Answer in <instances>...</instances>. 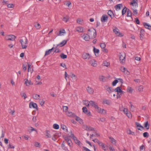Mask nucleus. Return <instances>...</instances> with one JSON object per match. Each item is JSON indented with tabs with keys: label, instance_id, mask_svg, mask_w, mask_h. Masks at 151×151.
Returning a JSON list of instances; mask_svg holds the SVG:
<instances>
[{
	"label": "nucleus",
	"instance_id": "nucleus-31",
	"mask_svg": "<svg viewBox=\"0 0 151 151\" xmlns=\"http://www.w3.org/2000/svg\"><path fill=\"white\" fill-rule=\"evenodd\" d=\"M28 72H30L31 73H32L33 71V69H32L31 68V65L29 63H28Z\"/></svg>",
	"mask_w": 151,
	"mask_h": 151
},
{
	"label": "nucleus",
	"instance_id": "nucleus-13",
	"mask_svg": "<svg viewBox=\"0 0 151 151\" xmlns=\"http://www.w3.org/2000/svg\"><path fill=\"white\" fill-rule=\"evenodd\" d=\"M108 17L106 14L103 15L101 18V21L102 22H104L107 21Z\"/></svg>",
	"mask_w": 151,
	"mask_h": 151
},
{
	"label": "nucleus",
	"instance_id": "nucleus-57",
	"mask_svg": "<svg viewBox=\"0 0 151 151\" xmlns=\"http://www.w3.org/2000/svg\"><path fill=\"white\" fill-rule=\"evenodd\" d=\"M69 18L68 16H66V17H65L63 18V21L65 22H67Z\"/></svg>",
	"mask_w": 151,
	"mask_h": 151
},
{
	"label": "nucleus",
	"instance_id": "nucleus-15",
	"mask_svg": "<svg viewBox=\"0 0 151 151\" xmlns=\"http://www.w3.org/2000/svg\"><path fill=\"white\" fill-rule=\"evenodd\" d=\"M90 35L87 34H84L82 36V37L86 41H88L90 39Z\"/></svg>",
	"mask_w": 151,
	"mask_h": 151
},
{
	"label": "nucleus",
	"instance_id": "nucleus-63",
	"mask_svg": "<svg viewBox=\"0 0 151 151\" xmlns=\"http://www.w3.org/2000/svg\"><path fill=\"white\" fill-rule=\"evenodd\" d=\"M101 114H105L106 113V110L104 109H102L100 113Z\"/></svg>",
	"mask_w": 151,
	"mask_h": 151
},
{
	"label": "nucleus",
	"instance_id": "nucleus-49",
	"mask_svg": "<svg viewBox=\"0 0 151 151\" xmlns=\"http://www.w3.org/2000/svg\"><path fill=\"white\" fill-rule=\"evenodd\" d=\"M127 11V8L125 7L123 8L122 11V15H124L126 13Z\"/></svg>",
	"mask_w": 151,
	"mask_h": 151
},
{
	"label": "nucleus",
	"instance_id": "nucleus-53",
	"mask_svg": "<svg viewBox=\"0 0 151 151\" xmlns=\"http://www.w3.org/2000/svg\"><path fill=\"white\" fill-rule=\"evenodd\" d=\"M61 128L64 130L67 131L68 129L67 127L64 125H62L61 126Z\"/></svg>",
	"mask_w": 151,
	"mask_h": 151
},
{
	"label": "nucleus",
	"instance_id": "nucleus-39",
	"mask_svg": "<svg viewBox=\"0 0 151 151\" xmlns=\"http://www.w3.org/2000/svg\"><path fill=\"white\" fill-rule=\"evenodd\" d=\"M76 119L77 121L78 122L80 123H83V120L80 117H78L76 115Z\"/></svg>",
	"mask_w": 151,
	"mask_h": 151
},
{
	"label": "nucleus",
	"instance_id": "nucleus-16",
	"mask_svg": "<svg viewBox=\"0 0 151 151\" xmlns=\"http://www.w3.org/2000/svg\"><path fill=\"white\" fill-rule=\"evenodd\" d=\"M29 108L36 109L37 110V104L33 102H31L29 103Z\"/></svg>",
	"mask_w": 151,
	"mask_h": 151
},
{
	"label": "nucleus",
	"instance_id": "nucleus-62",
	"mask_svg": "<svg viewBox=\"0 0 151 151\" xmlns=\"http://www.w3.org/2000/svg\"><path fill=\"white\" fill-rule=\"evenodd\" d=\"M83 151H91L90 150L85 147H83Z\"/></svg>",
	"mask_w": 151,
	"mask_h": 151
},
{
	"label": "nucleus",
	"instance_id": "nucleus-5",
	"mask_svg": "<svg viewBox=\"0 0 151 151\" xmlns=\"http://www.w3.org/2000/svg\"><path fill=\"white\" fill-rule=\"evenodd\" d=\"M70 137L72 138L75 141V143L78 145H80V141L78 139L77 137H76L72 133V132H70Z\"/></svg>",
	"mask_w": 151,
	"mask_h": 151
},
{
	"label": "nucleus",
	"instance_id": "nucleus-48",
	"mask_svg": "<svg viewBox=\"0 0 151 151\" xmlns=\"http://www.w3.org/2000/svg\"><path fill=\"white\" fill-rule=\"evenodd\" d=\"M53 127L55 129H59V126L58 124H55L53 125Z\"/></svg>",
	"mask_w": 151,
	"mask_h": 151
},
{
	"label": "nucleus",
	"instance_id": "nucleus-6",
	"mask_svg": "<svg viewBox=\"0 0 151 151\" xmlns=\"http://www.w3.org/2000/svg\"><path fill=\"white\" fill-rule=\"evenodd\" d=\"M105 90L108 92L107 94H109L114 91V89L112 87H110L108 85H105L104 87Z\"/></svg>",
	"mask_w": 151,
	"mask_h": 151
},
{
	"label": "nucleus",
	"instance_id": "nucleus-25",
	"mask_svg": "<svg viewBox=\"0 0 151 151\" xmlns=\"http://www.w3.org/2000/svg\"><path fill=\"white\" fill-rule=\"evenodd\" d=\"M99 145L100 146H101L102 147V149L104 150V151H106V146L105 145V144L103 143L102 142H100L99 143Z\"/></svg>",
	"mask_w": 151,
	"mask_h": 151
},
{
	"label": "nucleus",
	"instance_id": "nucleus-32",
	"mask_svg": "<svg viewBox=\"0 0 151 151\" xmlns=\"http://www.w3.org/2000/svg\"><path fill=\"white\" fill-rule=\"evenodd\" d=\"M109 139H110L111 142L114 145L116 144V141L114 138L111 137H109Z\"/></svg>",
	"mask_w": 151,
	"mask_h": 151
},
{
	"label": "nucleus",
	"instance_id": "nucleus-9",
	"mask_svg": "<svg viewBox=\"0 0 151 151\" xmlns=\"http://www.w3.org/2000/svg\"><path fill=\"white\" fill-rule=\"evenodd\" d=\"M83 128L87 131H93L94 130V128L89 126L87 125H84L83 127Z\"/></svg>",
	"mask_w": 151,
	"mask_h": 151
},
{
	"label": "nucleus",
	"instance_id": "nucleus-33",
	"mask_svg": "<svg viewBox=\"0 0 151 151\" xmlns=\"http://www.w3.org/2000/svg\"><path fill=\"white\" fill-rule=\"evenodd\" d=\"M61 147L62 148L63 150H65V151H66V150H68L67 148L65 146V143H64V141H63V142L62 144H61Z\"/></svg>",
	"mask_w": 151,
	"mask_h": 151
},
{
	"label": "nucleus",
	"instance_id": "nucleus-55",
	"mask_svg": "<svg viewBox=\"0 0 151 151\" xmlns=\"http://www.w3.org/2000/svg\"><path fill=\"white\" fill-rule=\"evenodd\" d=\"M50 132L49 131H48V130L46 131V135L47 137L50 138L51 137V136L50 134Z\"/></svg>",
	"mask_w": 151,
	"mask_h": 151
},
{
	"label": "nucleus",
	"instance_id": "nucleus-12",
	"mask_svg": "<svg viewBox=\"0 0 151 151\" xmlns=\"http://www.w3.org/2000/svg\"><path fill=\"white\" fill-rule=\"evenodd\" d=\"M82 110L83 112L85 114H86L88 116L91 115V114L90 111H89L87 110V109L86 107H83L82 108Z\"/></svg>",
	"mask_w": 151,
	"mask_h": 151
},
{
	"label": "nucleus",
	"instance_id": "nucleus-36",
	"mask_svg": "<svg viewBox=\"0 0 151 151\" xmlns=\"http://www.w3.org/2000/svg\"><path fill=\"white\" fill-rule=\"evenodd\" d=\"M40 96L39 95L34 94L33 95V98L37 100L40 99Z\"/></svg>",
	"mask_w": 151,
	"mask_h": 151
},
{
	"label": "nucleus",
	"instance_id": "nucleus-54",
	"mask_svg": "<svg viewBox=\"0 0 151 151\" xmlns=\"http://www.w3.org/2000/svg\"><path fill=\"white\" fill-rule=\"evenodd\" d=\"M118 82V81L116 79L113 81L112 83V85L113 86H115L117 83Z\"/></svg>",
	"mask_w": 151,
	"mask_h": 151
},
{
	"label": "nucleus",
	"instance_id": "nucleus-30",
	"mask_svg": "<svg viewBox=\"0 0 151 151\" xmlns=\"http://www.w3.org/2000/svg\"><path fill=\"white\" fill-rule=\"evenodd\" d=\"M108 14L111 18H113L114 17V13L111 10H109L108 12Z\"/></svg>",
	"mask_w": 151,
	"mask_h": 151
},
{
	"label": "nucleus",
	"instance_id": "nucleus-34",
	"mask_svg": "<svg viewBox=\"0 0 151 151\" xmlns=\"http://www.w3.org/2000/svg\"><path fill=\"white\" fill-rule=\"evenodd\" d=\"M143 25L146 28L149 29H151V25H149L147 23H144Z\"/></svg>",
	"mask_w": 151,
	"mask_h": 151
},
{
	"label": "nucleus",
	"instance_id": "nucleus-47",
	"mask_svg": "<svg viewBox=\"0 0 151 151\" xmlns=\"http://www.w3.org/2000/svg\"><path fill=\"white\" fill-rule=\"evenodd\" d=\"M71 77L73 79L76 81L77 80V77L74 74L72 73L71 76Z\"/></svg>",
	"mask_w": 151,
	"mask_h": 151
},
{
	"label": "nucleus",
	"instance_id": "nucleus-44",
	"mask_svg": "<svg viewBox=\"0 0 151 151\" xmlns=\"http://www.w3.org/2000/svg\"><path fill=\"white\" fill-rule=\"evenodd\" d=\"M93 51L95 53V55L97 56L96 55V54H98L99 53V50L98 49H96L95 48V47H94V48L93 49Z\"/></svg>",
	"mask_w": 151,
	"mask_h": 151
},
{
	"label": "nucleus",
	"instance_id": "nucleus-46",
	"mask_svg": "<svg viewBox=\"0 0 151 151\" xmlns=\"http://www.w3.org/2000/svg\"><path fill=\"white\" fill-rule=\"evenodd\" d=\"M137 7H134V8H133V7H131L132 9L133 10V14H137V10L136 9V8H137Z\"/></svg>",
	"mask_w": 151,
	"mask_h": 151
},
{
	"label": "nucleus",
	"instance_id": "nucleus-56",
	"mask_svg": "<svg viewBox=\"0 0 151 151\" xmlns=\"http://www.w3.org/2000/svg\"><path fill=\"white\" fill-rule=\"evenodd\" d=\"M96 109H97V111L99 113H101V110L102 109L101 108L99 107L98 106L96 108Z\"/></svg>",
	"mask_w": 151,
	"mask_h": 151
},
{
	"label": "nucleus",
	"instance_id": "nucleus-24",
	"mask_svg": "<svg viewBox=\"0 0 151 151\" xmlns=\"http://www.w3.org/2000/svg\"><path fill=\"white\" fill-rule=\"evenodd\" d=\"M66 114L67 115L73 118L76 117V114L74 113H73L71 112L68 111L67 112Z\"/></svg>",
	"mask_w": 151,
	"mask_h": 151
},
{
	"label": "nucleus",
	"instance_id": "nucleus-18",
	"mask_svg": "<svg viewBox=\"0 0 151 151\" xmlns=\"http://www.w3.org/2000/svg\"><path fill=\"white\" fill-rule=\"evenodd\" d=\"M100 46L101 48L103 49V51L106 52H107L108 50L107 49H105L106 45L104 43H101L100 44Z\"/></svg>",
	"mask_w": 151,
	"mask_h": 151
},
{
	"label": "nucleus",
	"instance_id": "nucleus-45",
	"mask_svg": "<svg viewBox=\"0 0 151 151\" xmlns=\"http://www.w3.org/2000/svg\"><path fill=\"white\" fill-rule=\"evenodd\" d=\"M103 65L104 66L108 67L110 65V63L106 61H104L103 63Z\"/></svg>",
	"mask_w": 151,
	"mask_h": 151
},
{
	"label": "nucleus",
	"instance_id": "nucleus-40",
	"mask_svg": "<svg viewBox=\"0 0 151 151\" xmlns=\"http://www.w3.org/2000/svg\"><path fill=\"white\" fill-rule=\"evenodd\" d=\"M34 26L37 29H39L41 27L40 24L37 22L35 23Z\"/></svg>",
	"mask_w": 151,
	"mask_h": 151
},
{
	"label": "nucleus",
	"instance_id": "nucleus-37",
	"mask_svg": "<svg viewBox=\"0 0 151 151\" xmlns=\"http://www.w3.org/2000/svg\"><path fill=\"white\" fill-rule=\"evenodd\" d=\"M145 34V31L143 29H142L140 30V39L142 40V36H144Z\"/></svg>",
	"mask_w": 151,
	"mask_h": 151
},
{
	"label": "nucleus",
	"instance_id": "nucleus-59",
	"mask_svg": "<svg viewBox=\"0 0 151 151\" xmlns=\"http://www.w3.org/2000/svg\"><path fill=\"white\" fill-rule=\"evenodd\" d=\"M126 115L129 118H131L132 117V115L129 111L126 114Z\"/></svg>",
	"mask_w": 151,
	"mask_h": 151
},
{
	"label": "nucleus",
	"instance_id": "nucleus-50",
	"mask_svg": "<svg viewBox=\"0 0 151 151\" xmlns=\"http://www.w3.org/2000/svg\"><path fill=\"white\" fill-rule=\"evenodd\" d=\"M60 57L62 59H65L67 58L66 55H65L64 53H62L60 55Z\"/></svg>",
	"mask_w": 151,
	"mask_h": 151
},
{
	"label": "nucleus",
	"instance_id": "nucleus-61",
	"mask_svg": "<svg viewBox=\"0 0 151 151\" xmlns=\"http://www.w3.org/2000/svg\"><path fill=\"white\" fill-rule=\"evenodd\" d=\"M51 52L49 50L47 51H46L45 52V56L48 55L50 54Z\"/></svg>",
	"mask_w": 151,
	"mask_h": 151
},
{
	"label": "nucleus",
	"instance_id": "nucleus-28",
	"mask_svg": "<svg viewBox=\"0 0 151 151\" xmlns=\"http://www.w3.org/2000/svg\"><path fill=\"white\" fill-rule=\"evenodd\" d=\"M111 101L108 99H104L103 101L104 104H106L108 105H110L111 103Z\"/></svg>",
	"mask_w": 151,
	"mask_h": 151
},
{
	"label": "nucleus",
	"instance_id": "nucleus-10",
	"mask_svg": "<svg viewBox=\"0 0 151 151\" xmlns=\"http://www.w3.org/2000/svg\"><path fill=\"white\" fill-rule=\"evenodd\" d=\"M122 88L120 87H118L114 90V91L117 93V94H118L119 93L122 94L123 93L124 91L122 90Z\"/></svg>",
	"mask_w": 151,
	"mask_h": 151
},
{
	"label": "nucleus",
	"instance_id": "nucleus-27",
	"mask_svg": "<svg viewBox=\"0 0 151 151\" xmlns=\"http://www.w3.org/2000/svg\"><path fill=\"white\" fill-rule=\"evenodd\" d=\"M67 41L65 40H63L61 42L57 45V46L62 47L64 45L67 43Z\"/></svg>",
	"mask_w": 151,
	"mask_h": 151
},
{
	"label": "nucleus",
	"instance_id": "nucleus-58",
	"mask_svg": "<svg viewBox=\"0 0 151 151\" xmlns=\"http://www.w3.org/2000/svg\"><path fill=\"white\" fill-rule=\"evenodd\" d=\"M143 87L142 86H139L138 88V90L139 91H143Z\"/></svg>",
	"mask_w": 151,
	"mask_h": 151
},
{
	"label": "nucleus",
	"instance_id": "nucleus-1",
	"mask_svg": "<svg viewBox=\"0 0 151 151\" xmlns=\"http://www.w3.org/2000/svg\"><path fill=\"white\" fill-rule=\"evenodd\" d=\"M86 102H87L88 104L86 105V106L88 107L90 106H91L94 108L95 109H96V108L98 106V104L97 103L93 101H86Z\"/></svg>",
	"mask_w": 151,
	"mask_h": 151
},
{
	"label": "nucleus",
	"instance_id": "nucleus-42",
	"mask_svg": "<svg viewBox=\"0 0 151 151\" xmlns=\"http://www.w3.org/2000/svg\"><path fill=\"white\" fill-rule=\"evenodd\" d=\"M144 127L147 129H149V125L147 121L145 122L144 123Z\"/></svg>",
	"mask_w": 151,
	"mask_h": 151
},
{
	"label": "nucleus",
	"instance_id": "nucleus-60",
	"mask_svg": "<svg viewBox=\"0 0 151 151\" xmlns=\"http://www.w3.org/2000/svg\"><path fill=\"white\" fill-rule=\"evenodd\" d=\"M143 136L145 137H148L149 134L147 132H145L143 134Z\"/></svg>",
	"mask_w": 151,
	"mask_h": 151
},
{
	"label": "nucleus",
	"instance_id": "nucleus-19",
	"mask_svg": "<svg viewBox=\"0 0 151 151\" xmlns=\"http://www.w3.org/2000/svg\"><path fill=\"white\" fill-rule=\"evenodd\" d=\"M136 125L137 127L139 130L142 131L144 129L143 127L141 126L138 122H136Z\"/></svg>",
	"mask_w": 151,
	"mask_h": 151
},
{
	"label": "nucleus",
	"instance_id": "nucleus-17",
	"mask_svg": "<svg viewBox=\"0 0 151 151\" xmlns=\"http://www.w3.org/2000/svg\"><path fill=\"white\" fill-rule=\"evenodd\" d=\"M24 81H25L24 84H26L27 86H29L30 85L33 84V83L31 82L30 80H28L27 79L25 78Z\"/></svg>",
	"mask_w": 151,
	"mask_h": 151
},
{
	"label": "nucleus",
	"instance_id": "nucleus-64",
	"mask_svg": "<svg viewBox=\"0 0 151 151\" xmlns=\"http://www.w3.org/2000/svg\"><path fill=\"white\" fill-rule=\"evenodd\" d=\"M35 145L37 147H40V144L38 142H35Z\"/></svg>",
	"mask_w": 151,
	"mask_h": 151
},
{
	"label": "nucleus",
	"instance_id": "nucleus-51",
	"mask_svg": "<svg viewBox=\"0 0 151 151\" xmlns=\"http://www.w3.org/2000/svg\"><path fill=\"white\" fill-rule=\"evenodd\" d=\"M7 7L9 8H13L14 6V4H9L7 5Z\"/></svg>",
	"mask_w": 151,
	"mask_h": 151
},
{
	"label": "nucleus",
	"instance_id": "nucleus-43",
	"mask_svg": "<svg viewBox=\"0 0 151 151\" xmlns=\"http://www.w3.org/2000/svg\"><path fill=\"white\" fill-rule=\"evenodd\" d=\"M99 80L103 82H105V77L103 76H99Z\"/></svg>",
	"mask_w": 151,
	"mask_h": 151
},
{
	"label": "nucleus",
	"instance_id": "nucleus-35",
	"mask_svg": "<svg viewBox=\"0 0 151 151\" xmlns=\"http://www.w3.org/2000/svg\"><path fill=\"white\" fill-rule=\"evenodd\" d=\"M122 6V4H119L116 5L115 6V8L116 10H119L120 9L121 6Z\"/></svg>",
	"mask_w": 151,
	"mask_h": 151
},
{
	"label": "nucleus",
	"instance_id": "nucleus-11",
	"mask_svg": "<svg viewBox=\"0 0 151 151\" xmlns=\"http://www.w3.org/2000/svg\"><path fill=\"white\" fill-rule=\"evenodd\" d=\"M64 139L67 142L68 145L70 147H71L72 145V143L71 140L69 138V137H65Z\"/></svg>",
	"mask_w": 151,
	"mask_h": 151
},
{
	"label": "nucleus",
	"instance_id": "nucleus-29",
	"mask_svg": "<svg viewBox=\"0 0 151 151\" xmlns=\"http://www.w3.org/2000/svg\"><path fill=\"white\" fill-rule=\"evenodd\" d=\"M90 63L91 65L94 67H96L97 66V64L96 63V61L94 60H93L90 61Z\"/></svg>",
	"mask_w": 151,
	"mask_h": 151
},
{
	"label": "nucleus",
	"instance_id": "nucleus-2",
	"mask_svg": "<svg viewBox=\"0 0 151 151\" xmlns=\"http://www.w3.org/2000/svg\"><path fill=\"white\" fill-rule=\"evenodd\" d=\"M113 31L117 36L122 37L124 36V35L120 32L119 30L116 27L113 28Z\"/></svg>",
	"mask_w": 151,
	"mask_h": 151
},
{
	"label": "nucleus",
	"instance_id": "nucleus-14",
	"mask_svg": "<svg viewBox=\"0 0 151 151\" xmlns=\"http://www.w3.org/2000/svg\"><path fill=\"white\" fill-rule=\"evenodd\" d=\"M90 58V55L88 53L84 52L82 55V58L84 59H88Z\"/></svg>",
	"mask_w": 151,
	"mask_h": 151
},
{
	"label": "nucleus",
	"instance_id": "nucleus-22",
	"mask_svg": "<svg viewBox=\"0 0 151 151\" xmlns=\"http://www.w3.org/2000/svg\"><path fill=\"white\" fill-rule=\"evenodd\" d=\"M76 31L78 32H82L83 31V28L81 26H78L75 29Z\"/></svg>",
	"mask_w": 151,
	"mask_h": 151
},
{
	"label": "nucleus",
	"instance_id": "nucleus-20",
	"mask_svg": "<svg viewBox=\"0 0 151 151\" xmlns=\"http://www.w3.org/2000/svg\"><path fill=\"white\" fill-rule=\"evenodd\" d=\"M125 55H121L120 56L119 59L120 62L122 63H124L125 62Z\"/></svg>",
	"mask_w": 151,
	"mask_h": 151
},
{
	"label": "nucleus",
	"instance_id": "nucleus-4",
	"mask_svg": "<svg viewBox=\"0 0 151 151\" xmlns=\"http://www.w3.org/2000/svg\"><path fill=\"white\" fill-rule=\"evenodd\" d=\"M24 40H24L22 39L20 40V42L21 43L22 48L23 49H26L27 47V45H24L27 44L28 42V40L26 37L25 38Z\"/></svg>",
	"mask_w": 151,
	"mask_h": 151
},
{
	"label": "nucleus",
	"instance_id": "nucleus-41",
	"mask_svg": "<svg viewBox=\"0 0 151 151\" xmlns=\"http://www.w3.org/2000/svg\"><path fill=\"white\" fill-rule=\"evenodd\" d=\"M77 22L79 24H82L83 23V20L81 19H78L77 20Z\"/></svg>",
	"mask_w": 151,
	"mask_h": 151
},
{
	"label": "nucleus",
	"instance_id": "nucleus-7",
	"mask_svg": "<svg viewBox=\"0 0 151 151\" xmlns=\"http://www.w3.org/2000/svg\"><path fill=\"white\" fill-rule=\"evenodd\" d=\"M138 0H132L130 3V5L132 6L131 7H133V8L134 7H138Z\"/></svg>",
	"mask_w": 151,
	"mask_h": 151
},
{
	"label": "nucleus",
	"instance_id": "nucleus-38",
	"mask_svg": "<svg viewBox=\"0 0 151 151\" xmlns=\"http://www.w3.org/2000/svg\"><path fill=\"white\" fill-rule=\"evenodd\" d=\"M127 17H131L132 19V12H131V11L129 9H128L127 10Z\"/></svg>",
	"mask_w": 151,
	"mask_h": 151
},
{
	"label": "nucleus",
	"instance_id": "nucleus-23",
	"mask_svg": "<svg viewBox=\"0 0 151 151\" xmlns=\"http://www.w3.org/2000/svg\"><path fill=\"white\" fill-rule=\"evenodd\" d=\"M120 70L121 71L126 74L128 75L129 73L128 70L124 67H121Z\"/></svg>",
	"mask_w": 151,
	"mask_h": 151
},
{
	"label": "nucleus",
	"instance_id": "nucleus-8",
	"mask_svg": "<svg viewBox=\"0 0 151 151\" xmlns=\"http://www.w3.org/2000/svg\"><path fill=\"white\" fill-rule=\"evenodd\" d=\"M16 37L13 35H9L7 36L6 37V39L7 40L13 41L15 40Z\"/></svg>",
	"mask_w": 151,
	"mask_h": 151
},
{
	"label": "nucleus",
	"instance_id": "nucleus-52",
	"mask_svg": "<svg viewBox=\"0 0 151 151\" xmlns=\"http://www.w3.org/2000/svg\"><path fill=\"white\" fill-rule=\"evenodd\" d=\"M127 90L128 92L132 93V92L133 89L130 87H128Z\"/></svg>",
	"mask_w": 151,
	"mask_h": 151
},
{
	"label": "nucleus",
	"instance_id": "nucleus-26",
	"mask_svg": "<svg viewBox=\"0 0 151 151\" xmlns=\"http://www.w3.org/2000/svg\"><path fill=\"white\" fill-rule=\"evenodd\" d=\"M65 33L66 32L65 30L64 29H62L60 30L59 33L58 34V36H61L63 35V34Z\"/></svg>",
	"mask_w": 151,
	"mask_h": 151
},
{
	"label": "nucleus",
	"instance_id": "nucleus-3",
	"mask_svg": "<svg viewBox=\"0 0 151 151\" xmlns=\"http://www.w3.org/2000/svg\"><path fill=\"white\" fill-rule=\"evenodd\" d=\"M88 31L89 32L88 34L91 38H94L96 37V31L94 29H93L91 30L89 29Z\"/></svg>",
	"mask_w": 151,
	"mask_h": 151
},
{
	"label": "nucleus",
	"instance_id": "nucleus-21",
	"mask_svg": "<svg viewBox=\"0 0 151 151\" xmlns=\"http://www.w3.org/2000/svg\"><path fill=\"white\" fill-rule=\"evenodd\" d=\"M86 90L88 92L91 94H92L93 93L94 90L91 87L88 86L87 87Z\"/></svg>",
	"mask_w": 151,
	"mask_h": 151
}]
</instances>
